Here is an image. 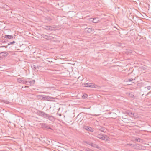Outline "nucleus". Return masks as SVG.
I'll use <instances>...</instances> for the list:
<instances>
[{
    "label": "nucleus",
    "instance_id": "0eeeda50",
    "mask_svg": "<svg viewBox=\"0 0 151 151\" xmlns=\"http://www.w3.org/2000/svg\"><path fill=\"white\" fill-rule=\"evenodd\" d=\"M13 37V36L10 35H5V38L6 39H12V38Z\"/></svg>",
    "mask_w": 151,
    "mask_h": 151
},
{
    "label": "nucleus",
    "instance_id": "39448f33",
    "mask_svg": "<svg viewBox=\"0 0 151 151\" xmlns=\"http://www.w3.org/2000/svg\"><path fill=\"white\" fill-rule=\"evenodd\" d=\"M134 141L136 142H143V140L139 138H136L134 139Z\"/></svg>",
    "mask_w": 151,
    "mask_h": 151
},
{
    "label": "nucleus",
    "instance_id": "6e6552de",
    "mask_svg": "<svg viewBox=\"0 0 151 151\" xmlns=\"http://www.w3.org/2000/svg\"><path fill=\"white\" fill-rule=\"evenodd\" d=\"M91 146L93 147H96V148L99 149L100 147L97 145L94 144H93L91 145Z\"/></svg>",
    "mask_w": 151,
    "mask_h": 151
},
{
    "label": "nucleus",
    "instance_id": "9d476101",
    "mask_svg": "<svg viewBox=\"0 0 151 151\" xmlns=\"http://www.w3.org/2000/svg\"><path fill=\"white\" fill-rule=\"evenodd\" d=\"M88 95L86 94H84L82 96V97L83 98H86L87 97Z\"/></svg>",
    "mask_w": 151,
    "mask_h": 151
},
{
    "label": "nucleus",
    "instance_id": "20e7f679",
    "mask_svg": "<svg viewBox=\"0 0 151 151\" xmlns=\"http://www.w3.org/2000/svg\"><path fill=\"white\" fill-rule=\"evenodd\" d=\"M85 129L88 131L91 132H93V129L91 128V127H86L85 128Z\"/></svg>",
    "mask_w": 151,
    "mask_h": 151
},
{
    "label": "nucleus",
    "instance_id": "f03ea898",
    "mask_svg": "<svg viewBox=\"0 0 151 151\" xmlns=\"http://www.w3.org/2000/svg\"><path fill=\"white\" fill-rule=\"evenodd\" d=\"M134 148L136 149L137 150H144L145 148V147L139 144H136L134 146Z\"/></svg>",
    "mask_w": 151,
    "mask_h": 151
},
{
    "label": "nucleus",
    "instance_id": "423d86ee",
    "mask_svg": "<svg viewBox=\"0 0 151 151\" xmlns=\"http://www.w3.org/2000/svg\"><path fill=\"white\" fill-rule=\"evenodd\" d=\"M99 21V19L98 18H93V22L95 23H98Z\"/></svg>",
    "mask_w": 151,
    "mask_h": 151
},
{
    "label": "nucleus",
    "instance_id": "f257e3e1",
    "mask_svg": "<svg viewBox=\"0 0 151 151\" xmlns=\"http://www.w3.org/2000/svg\"><path fill=\"white\" fill-rule=\"evenodd\" d=\"M98 137L105 141H109L110 140L109 137L105 135L99 134L98 135Z\"/></svg>",
    "mask_w": 151,
    "mask_h": 151
},
{
    "label": "nucleus",
    "instance_id": "9b49d317",
    "mask_svg": "<svg viewBox=\"0 0 151 151\" xmlns=\"http://www.w3.org/2000/svg\"><path fill=\"white\" fill-rule=\"evenodd\" d=\"M92 31V28H89L88 30V32H91Z\"/></svg>",
    "mask_w": 151,
    "mask_h": 151
},
{
    "label": "nucleus",
    "instance_id": "f8f14e48",
    "mask_svg": "<svg viewBox=\"0 0 151 151\" xmlns=\"http://www.w3.org/2000/svg\"><path fill=\"white\" fill-rule=\"evenodd\" d=\"M15 43V41H13L12 42H10V43H9L8 45H10L12 44H14V43Z\"/></svg>",
    "mask_w": 151,
    "mask_h": 151
},
{
    "label": "nucleus",
    "instance_id": "1a4fd4ad",
    "mask_svg": "<svg viewBox=\"0 0 151 151\" xmlns=\"http://www.w3.org/2000/svg\"><path fill=\"white\" fill-rule=\"evenodd\" d=\"M129 96L133 98L134 97V95L132 93H130L129 95Z\"/></svg>",
    "mask_w": 151,
    "mask_h": 151
},
{
    "label": "nucleus",
    "instance_id": "7ed1b4c3",
    "mask_svg": "<svg viewBox=\"0 0 151 151\" xmlns=\"http://www.w3.org/2000/svg\"><path fill=\"white\" fill-rule=\"evenodd\" d=\"M88 86L91 88H100V86H98L96 85H94L93 84L90 83L89 84Z\"/></svg>",
    "mask_w": 151,
    "mask_h": 151
}]
</instances>
